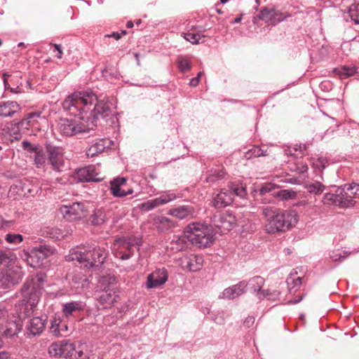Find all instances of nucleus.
<instances>
[{
	"label": "nucleus",
	"instance_id": "de8ad7c7",
	"mask_svg": "<svg viewBox=\"0 0 359 359\" xmlns=\"http://www.w3.org/2000/svg\"><path fill=\"white\" fill-rule=\"evenodd\" d=\"M279 294L278 292H277L276 290H273V292H271L270 290H262L260 292L257 294L259 298H268L269 299H274L275 297H278Z\"/></svg>",
	"mask_w": 359,
	"mask_h": 359
},
{
	"label": "nucleus",
	"instance_id": "4d7b16f0",
	"mask_svg": "<svg viewBox=\"0 0 359 359\" xmlns=\"http://www.w3.org/2000/svg\"><path fill=\"white\" fill-rule=\"evenodd\" d=\"M111 181L117 184L119 187H122L126 183L127 179L123 177H118L113 179Z\"/></svg>",
	"mask_w": 359,
	"mask_h": 359
},
{
	"label": "nucleus",
	"instance_id": "39448f33",
	"mask_svg": "<svg viewBox=\"0 0 359 359\" xmlns=\"http://www.w3.org/2000/svg\"><path fill=\"white\" fill-rule=\"evenodd\" d=\"M185 236L195 246L205 248L214 242L212 229L201 223H193L187 226Z\"/></svg>",
	"mask_w": 359,
	"mask_h": 359
},
{
	"label": "nucleus",
	"instance_id": "2f4dec72",
	"mask_svg": "<svg viewBox=\"0 0 359 359\" xmlns=\"http://www.w3.org/2000/svg\"><path fill=\"white\" fill-rule=\"evenodd\" d=\"M61 357L64 358H72L77 352L75 351V346L72 343H69L67 341H61Z\"/></svg>",
	"mask_w": 359,
	"mask_h": 359
},
{
	"label": "nucleus",
	"instance_id": "bf43d9fd",
	"mask_svg": "<svg viewBox=\"0 0 359 359\" xmlns=\"http://www.w3.org/2000/svg\"><path fill=\"white\" fill-rule=\"evenodd\" d=\"M199 81H200L199 76L194 77L191 79V81L189 82V85L192 87H196L198 85Z\"/></svg>",
	"mask_w": 359,
	"mask_h": 359
},
{
	"label": "nucleus",
	"instance_id": "412c9836",
	"mask_svg": "<svg viewBox=\"0 0 359 359\" xmlns=\"http://www.w3.org/2000/svg\"><path fill=\"white\" fill-rule=\"evenodd\" d=\"M85 304L82 302H71L63 304L62 313L65 317L69 318L72 316H75L83 311Z\"/></svg>",
	"mask_w": 359,
	"mask_h": 359
},
{
	"label": "nucleus",
	"instance_id": "e2e57ef3",
	"mask_svg": "<svg viewBox=\"0 0 359 359\" xmlns=\"http://www.w3.org/2000/svg\"><path fill=\"white\" fill-rule=\"evenodd\" d=\"M10 357V353L7 351L0 352V359H8Z\"/></svg>",
	"mask_w": 359,
	"mask_h": 359
},
{
	"label": "nucleus",
	"instance_id": "bb28decb",
	"mask_svg": "<svg viewBox=\"0 0 359 359\" xmlns=\"http://www.w3.org/2000/svg\"><path fill=\"white\" fill-rule=\"evenodd\" d=\"M116 278L114 276H102L98 280V288L102 291H115Z\"/></svg>",
	"mask_w": 359,
	"mask_h": 359
},
{
	"label": "nucleus",
	"instance_id": "cd10ccee",
	"mask_svg": "<svg viewBox=\"0 0 359 359\" xmlns=\"http://www.w3.org/2000/svg\"><path fill=\"white\" fill-rule=\"evenodd\" d=\"M343 194H341V187L338 189L337 194H334L331 193H327L324 195L323 203L325 204H339L341 207H346L343 205L344 199Z\"/></svg>",
	"mask_w": 359,
	"mask_h": 359
},
{
	"label": "nucleus",
	"instance_id": "0eeeda50",
	"mask_svg": "<svg viewBox=\"0 0 359 359\" xmlns=\"http://www.w3.org/2000/svg\"><path fill=\"white\" fill-rule=\"evenodd\" d=\"M115 244L121 249L115 253V256L126 260L132 257L135 248H138L142 245V239L136 236L125 237L116 239Z\"/></svg>",
	"mask_w": 359,
	"mask_h": 359
},
{
	"label": "nucleus",
	"instance_id": "2eb2a0df",
	"mask_svg": "<svg viewBox=\"0 0 359 359\" xmlns=\"http://www.w3.org/2000/svg\"><path fill=\"white\" fill-rule=\"evenodd\" d=\"M177 196L175 194L168 193L154 199L149 200L144 203H142L139 205V208L142 211H149L161 205L170 202L175 200Z\"/></svg>",
	"mask_w": 359,
	"mask_h": 359
},
{
	"label": "nucleus",
	"instance_id": "6e6d98bb",
	"mask_svg": "<svg viewBox=\"0 0 359 359\" xmlns=\"http://www.w3.org/2000/svg\"><path fill=\"white\" fill-rule=\"evenodd\" d=\"M50 45L53 46L54 47V51H57V54L56 57L58 59H61L62 57V55H63V52H62V49L61 46L58 45V44H53L52 43H50Z\"/></svg>",
	"mask_w": 359,
	"mask_h": 359
},
{
	"label": "nucleus",
	"instance_id": "7ed1b4c3",
	"mask_svg": "<svg viewBox=\"0 0 359 359\" xmlns=\"http://www.w3.org/2000/svg\"><path fill=\"white\" fill-rule=\"evenodd\" d=\"M262 211L265 217L264 229L269 233L285 231L297 222L293 211L269 206L263 207Z\"/></svg>",
	"mask_w": 359,
	"mask_h": 359
},
{
	"label": "nucleus",
	"instance_id": "ddd939ff",
	"mask_svg": "<svg viewBox=\"0 0 359 359\" xmlns=\"http://www.w3.org/2000/svg\"><path fill=\"white\" fill-rule=\"evenodd\" d=\"M290 16L289 14L283 13L273 8L267 7L262 8L258 15L259 19L272 25H276Z\"/></svg>",
	"mask_w": 359,
	"mask_h": 359
},
{
	"label": "nucleus",
	"instance_id": "c9c22d12",
	"mask_svg": "<svg viewBox=\"0 0 359 359\" xmlns=\"http://www.w3.org/2000/svg\"><path fill=\"white\" fill-rule=\"evenodd\" d=\"M334 72L341 79H344L354 75L355 68L354 67L343 66L340 68L335 69Z\"/></svg>",
	"mask_w": 359,
	"mask_h": 359
},
{
	"label": "nucleus",
	"instance_id": "4be33fe9",
	"mask_svg": "<svg viewBox=\"0 0 359 359\" xmlns=\"http://www.w3.org/2000/svg\"><path fill=\"white\" fill-rule=\"evenodd\" d=\"M20 110L17 102L9 101L0 103V118L11 117Z\"/></svg>",
	"mask_w": 359,
	"mask_h": 359
},
{
	"label": "nucleus",
	"instance_id": "7c9ffc66",
	"mask_svg": "<svg viewBox=\"0 0 359 359\" xmlns=\"http://www.w3.org/2000/svg\"><path fill=\"white\" fill-rule=\"evenodd\" d=\"M46 160L54 170L60 171V167L62 165V158H34V163L38 168L42 166L46 163Z\"/></svg>",
	"mask_w": 359,
	"mask_h": 359
},
{
	"label": "nucleus",
	"instance_id": "1a4fd4ad",
	"mask_svg": "<svg viewBox=\"0 0 359 359\" xmlns=\"http://www.w3.org/2000/svg\"><path fill=\"white\" fill-rule=\"evenodd\" d=\"M214 226L218 228L222 233L229 231L236 224V217L230 212L215 215L212 218Z\"/></svg>",
	"mask_w": 359,
	"mask_h": 359
},
{
	"label": "nucleus",
	"instance_id": "79ce46f5",
	"mask_svg": "<svg viewBox=\"0 0 359 359\" xmlns=\"http://www.w3.org/2000/svg\"><path fill=\"white\" fill-rule=\"evenodd\" d=\"M290 170L292 172H296L299 174L304 173L308 170V165L306 163H292L289 165Z\"/></svg>",
	"mask_w": 359,
	"mask_h": 359
},
{
	"label": "nucleus",
	"instance_id": "603ef678",
	"mask_svg": "<svg viewBox=\"0 0 359 359\" xmlns=\"http://www.w3.org/2000/svg\"><path fill=\"white\" fill-rule=\"evenodd\" d=\"M11 260L10 257L6 252L0 250V266H7Z\"/></svg>",
	"mask_w": 359,
	"mask_h": 359
},
{
	"label": "nucleus",
	"instance_id": "4468645a",
	"mask_svg": "<svg viewBox=\"0 0 359 359\" xmlns=\"http://www.w3.org/2000/svg\"><path fill=\"white\" fill-rule=\"evenodd\" d=\"M341 194L344 196L343 205L346 207L355 205V198L359 199V184H344L341 187Z\"/></svg>",
	"mask_w": 359,
	"mask_h": 359
},
{
	"label": "nucleus",
	"instance_id": "f257e3e1",
	"mask_svg": "<svg viewBox=\"0 0 359 359\" xmlns=\"http://www.w3.org/2000/svg\"><path fill=\"white\" fill-rule=\"evenodd\" d=\"M62 107L74 118H60L57 123L59 132L66 136L88 132L97 125L100 117L111 114L107 102L98 101L97 96L89 92L74 93L63 102Z\"/></svg>",
	"mask_w": 359,
	"mask_h": 359
},
{
	"label": "nucleus",
	"instance_id": "5701e85b",
	"mask_svg": "<svg viewBox=\"0 0 359 359\" xmlns=\"http://www.w3.org/2000/svg\"><path fill=\"white\" fill-rule=\"evenodd\" d=\"M168 214L179 219H183L193 217L194 208L190 205H180L177 208L170 209Z\"/></svg>",
	"mask_w": 359,
	"mask_h": 359
},
{
	"label": "nucleus",
	"instance_id": "13d9d810",
	"mask_svg": "<svg viewBox=\"0 0 359 359\" xmlns=\"http://www.w3.org/2000/svg\"><path fill=\"white\" fill-rule=\"evenodd\" d=\"M255 323V318L252 316H248L245 320H244V325L247 327H251Z\"/></svg>",
	"mask_w": 359,
	"mask_h": 359
},
{
	"label": "nucleus",
	"instance_id": "69168bd1",
	"mask_svg": "<svg viewBox=\"0 0 359 359\" xmlns=\"http://www.w3.org/2000/svg\"><path fill=\"white\" fill-rule=\"evenodd\" d=\"M9 76H10V75L8 74L7 73H4L3 74V79H4V83L5 88H7L8 79Z\"/></svg>",
	"mask_w": 359,
	"mask_h": 359
},
{
	"label": "nucleus",
	"instance_id": "6ab92c4d",
	"mask_svg": "<svg viewBox=\"0 0 359 359\" xmlns=\"http://www.w3.org/2000/svg\"><path fill=\"white\" fill-rule=\"evenodd\" d=\"M247 283L240 281L238 284L226 288L219 295V299H233L245 292Z\"/></svg>",
	"mask_w": 359,
	"mask_h": 359
},
{
	"label": "nucleus",
	"instance_id": "0e129e2a",
	"mask_svg": "<svg viewBox=\"0 0 359 359\" xmlns=\"http://www.w3.org/2000/svg\"><path fill=\"white\" fill-rule=\"evenodd\" d=\"M106 36H107V37H113L116 40H118L119 39H121V34H119L118 32H113L111 35L108 34Z\"/></svg>",
	"mask_w": 359,
	"mask_h": 359
},
{
	"label": "nucleus",
	"instance_id": "e433bc0d",
	"mask_svg": "<svg viewBox=\"0 0 359 359\" xmlns=\"http://www.w3.org/2000/svg\"><path fill=\"white\" fill-rule=\"evenodd\" d=\"M304 187L311 194H320L325 190V187L319 182L306 183Z\"/></svg>",
	"mask_w": 359,
	"mask_h": 359
},
{
	"label": "nucleus",
	"instance_id": "dca6fc26",
	"mask_svg": "<svg viewBox=\"0 0 359 359\" xmlns=\"http://www.w3.org/2000/svg\"><path fill=\"white\" fill-rule=\"evenodd\" d=\"M46 323V316L32 318L27 325L28 336L35 337L40 335L44 331Z\"/></svg>",
	"mask_w": 359,
	"mask_h": 359
},
{
	"label": "nucleus",
	"instance_id": "a19ab883",
	"mask_svg": "<svg viewBox=\"0 0 359 359\" xmlns=\"http://www.w3.org/2000/svg\"><path fill=\"white\" fill-rule=\"evenodd\" d=\"M177 62L179 69L182 73L187 72L191 69V64L186 57H179Z\"/></svg>",
	"mask_w": 359,
	"mask_h": 359
},
{
	"label": "nucleus",
	"instance_id": "f03ea898",
	"mask_svg": "<svg viewBox=\"0 0 359 359\" xmlns=\"http://www.w3.org/2000/svg\"><path fill=\"white\" fill-rule=\"evenodd\" d=\"M45 282V276L42 273L31 276L23 284L21 288L22 299L18 304V316L22 318L29 317L34 312L41 294L43 285Z\"/></svg>",
	"mask_w": 359,
	"mask_h": 359
},
{
	"label": "nucleus",
	"instance_id": "49530a36",
	"mask_svg": "<svg viewBox=\"0 0 359 359\" xmlns=\"http://www.w3.org/2000/svg\"><path fill=\"white\" fill-rule=\"evenodd\" d=\"M5 239L9 243L18 244L23 241V236L18 233H8Z\"/></svg>",
	"mask_w": 359,
	"mask_h": 359
},
{
	"label": "nucleus",
	"instance_id": "393cba45",
	"mask_svg": "<svg viewBox=\"0 0 359 359\" xmlns=\"http://www.w3.org/2000/svg\"><path fill=\"white\" fill-rule=\"evenodd\" d=\"M110 143L111 141L109 140H100L99 142L90 147L89 149L86 151L87 156L94 157L103 152L107 153Z\"/></svg>",
	"mask_w": 359,
	"mask_h": 359
},
{
	"label": "nucleus",
	"instance_id": "aec40b11",
	"mask_svg": "<svg viewBox=\"0 0 359 359\" xmlns=\"http://www.w3.org/2000/svg\"><path fill=\"white\" fill-rule=\"evenodd\" d=\"M150 222L158 231L165 232L175 226V222L164 216L154 215Z\"/></svg>",
	"mask_w": 359,
	"mask_h": 359
},
{
	"label": "nucleus",
	"instance_id": "a211bd4d",
	"mask_svg": "<svg viewBox=\"0 0 359 359\" xmlns=\"http://www.w3.org/2000/svg\"><path fill=\"white\" fill-rule=\"evenodd\" d=\"M233 202V194L228 189H221L213 197L212 205L215 208L219 209L231 205Z\"/></svg>",
	"mask_w": 359,
	"mask_h": 359
},
{
	"label": "nucleus",
	"instance_id": "9d476101",
	"mask_svg": "<svg viewBox=\"0 0 359 359\" xmlns=\"http://www.w3.org/2000/svg\"><path fill=\"white\" fill-rule=\"evenodd\" d=\"M60 211L67 220L73 221L84 217L86 209L83 203H73L72 204L62 205Z\"/></svg>",
	"mask_w": 359,
	"mask_h": 359
},
{
	"label": "nucleus",
	"instance_id": "9b49d317",
	"mask_svg": "<svg viewBox=\"0 0 359 359\" xmlns=\"http://www.w3.org/2000/svg\"><path fill=\"white\" fill-rule=\"evenodd\" d=\"M78 179L81 182H100L103 180L98 168L94 165L79 168L76 171Z\"/></svg>",
	"mask_w": 359,
	"mask_h": 359
},
{
	"label": "nucleus",
	"instance_id": "338daca9",
	"mask_svg": "<svg viewBox=\"0 0 359 359\" xmlns=\"http://www.w3.org/2000/svg\"><path fill=\"white\" fill-rule=\"evenodd\" d=\"M302 297L301 298H299V299H291L288 302L289 304H297L299 303L301 300H302Z\"/></svg>",
	"mask_w": 359,
	"mask_h": 359
},
{
	"label": "nucleus",
	"instance_id": "3c124183",
	"mask_svg": "<svg viewBox=\"0 0 359 359\" xmlns=\"http://www.w3.org/2000/svg\"><path fill=\"white\" fill-rule=\"evenodd\" d=\"M133 193V189H129L128 191L122 190L121 189H116L111 194L114 197H124L127 195L132 194Z\"/></svg>",
	"mask_w": 359,
	"mask_h": 359
},
{
	"label": "nucleus",
	"instance_id": "864d4df0",
	"mask_svg": "<svg viewBox=\"0 0 359 359\" xmlns=\"http://www.w3.org/2000/svg\"><path fill=\"white\" fill-rule=\"evenodd\" d=\"M43 235L52 238H58L56 236V230L49 228H46L43 231Z\"/></svg>",
	"mask_w": 359,
	"mask_h": 359
},
{
	"label": "nucleus",
	"instance_id": "052dcab7",
	"mask_svg": "<svg viewBox=\"0 0 359 359\" xmlns=\"http://www.w3.org/2000/svg\"><path fill=\"white\" fill-rule=\"evenodd\" d=\"M323 158H316V161L314 163L316 167L320 166L322 169H324L325 168V165L324 164L323 161H322Z\"/></svg>",
	"mask_w": 359,
	"mask_h": 359
},
{
	"label": "nucleus",
	"instance_id": "ea45409f",
	"mask_svg": "<svg viewBox=\"0 0 359 359\" xmlns=\"http://www.w3.org/2000/svg\"><path fill=\"white\" fill-rule=\"evenodd\" d=\"M182 36L184 39H185L187 41L191 42L193 44H198L201 42V40L203 38H205V36L201 35L198 33H194V32H187V33H182ZM204 42V41H201V43Z\"/></svg>",
	"mask_w": 359,
	"mask_h": 359
},
{
	"label": "nucleus",
	"instance_id": "5fc2aeb1",
	"mask_svg": "<svg viewBox=\"0 0 359 359\" xmlns=\"http://www.w3.org/2000/svg\"><path fill=\"white\" fill-rule=\"evenodd\" d=\"M347 257V255H342L341 253L339 252H333L332 253V255H330V258L334 261V262H337V261H340L341 259H344V258H346Z\"/></svg>",
	"mask_w": 359,
	"mask_h": 359
},
{
	"label": "nucleus",
	"instance_id": "37998d69",
	"mask_svg": "<svg viewBox=\"0 0 359 359\" xmlns=\"http://www.w3.org/2000/svg\"><path fill=\"white\" fill-rule=\"evenodd\" d=\"M203 259L201 257L194 256L190 259L188 266L191 271H196L200 269L202 266Z\"/></svg>",
	"mask_w": 359,
	"mask_h": 359
},
{
	"label": "nucleus",
	"instance_id": "09e8293b",
	"mask_svg": "<svg viewBox=\"0 0 359 359\" xmlns=\"http://www.w3.org/2000/svg\"><path fill=\"white\" fill-rule=\"evenodd\" d=\"M277 186L276 184H271V183H267L265 184H263L261 188L259 189V194L261 195H264L267 193H270L272 191H273Z\"/></svg>",
	"mask_w": 359,
	"mask_h": 359
},
{
	"label": "nucleus",
	"instance_id": "473e14b6",
	"mask_svg": "<svg viewBox=\"0 0 359 359\" xmlns=\"http://www.w3.org/2000/svg\"><path fill=\"white\" fill-rule=\"evenodd\" d=\"M89 222L94 226H99L104 223L106 214L101 210H96L89 217Z\"/></svg>",
	"mask_w": 359,
	"mask_h": 359
},
{
	"label": "nucleus",
	"instance_id": "a878e982",
	"mask_svg": "<svg viewBox=\"0 0 359 359\" xmlns=\"http://www.w3.org/2000/svg\"><path fill=\"white\" fill-rule=\"evenodd\" d=\"M103 292L97 297V302L102 308H107L112 306L116 302L118 295L116 291H102Z\"/></svg>",
	"mask_w": 359,
	"mask_h": 359
},
{
	"label": "nucleus",
	"instance_id": "72a5a7b5",
	"mask_svg": "<svg viewBox=\"0 0 359 359\" xmlns=\"http://www.w3.org/2000/svg\"><path fill=\"white\" fill-rule=\"evenodd\" d=\"M246 283L252 290L257 292V295L262 290V288L264 284V279L261 276H257L250 278Z\"/></svg>",
	"mask_w": 359,
	"mask_h": 359
},
{
	"label": "nucleus",
	"instance_id": "f8f14e48",
	"mask_svg": "<svg viewBox=\"0 0 359 359\" xmlns=\"http://www.w3.org/2000/svg\"><path fill=\"white\" fill-rule=\"evenodd\" d=\"M22 320L16 316H13L1 326L0 333L2 337L11 338L15 337L22 329Z\"/></svg>",
	"mask_w": 359,
	"mask_h": 359
},
{
	"label": "nucleus",
	"instance_id": "b1692460",
	"mask_svg": "<svg viewBox=\"0 0 359 359\" xmlns=\"http://www.w3.org/2000/svg\"><path fill=\"white\" fill-rule=\"evenodd\" d=\"M50 332L55 337H65L68 332V326L62 323L60 318H54L51 321Z\"/></svg>",
	"mask_w": 359,
	"mask_h": 359
},
{
	"label": "nucleus",
	"instance_id": "a18cd8bd",
	"mask_svg": "<svg viewBox=\"0 0 359 359\" xmlns=\"http://www.w3.org/2000/svg\"><path fill=\"white\" fill-rule=\"evenodd\" d=\"M60 348H61L60 341L53 343L48 347V353H49L50 356L57 357V358L61 357Z\"/></svg>",
	"mask_w": 359,
	"mask_h": 359
},
{
	"label": "nucleus",
	"instance_id": "f3484780",
	"mask_svg": "<svg viewBox=\"0 0 359 359\" xmlns=\"http://www.w3.org/2000/svg\"><path fill=\"white\" fill-rule=\"evenodd\" d=\"M168 274L165 268L157 269L147 276V288H156L163 285L168 280Z\"/></svg>",
	"mask_w": 359,
	"mask_h": 359
},
{
	"label": "nucleus",
	"instance_id": "c756f323",
	"mask_svg": "<svg viewBox=\"0 0 359 359\" xmlns=\"http://www.w3.org/2000/svg\"><path fill=\"white\" fill-rule=\"evenodd\" d=\"M22 149L29 155H34L35 157H40L43 155V149L39 144H32L28 141L22 142Z\"/></svg>",
	"mask_w": 359,
	"mask_h": 359
},
{
	"label": "nucleus",
	"instance_id": "423d86ee",
	"mask_svg": "<svg viewBox=\"0 0 359 359\" xmlns=\"http://www.w3.org/2000/svg\"><path fill=\"white\" fill-rule=\"evenodd\" d=\"M55 252L54 247L49 245H41L33 248L29 252L25 253L28 264L34 268L43 264V261L53 255Z\"/></svg>",
	"mask_w": 359,
	"mask_h": 359
},
{
	"label": "nucleus",
	"instance_id": "c85d7f7f",
	"mask_svg": "<svg viewBox=\"0 0 359 359\" xmlns=\"http://www.w3.org/2000/svg\"><path fill=\"white\" fill-rule=\"evenodd\" d=\"M45 121V117L41 116V113L39 111L37 112H32L28 114L27 117L22 119L20 122L22 126H32L33 128H37L38 120Z\"/></svg>",
	"mask_w": 359,
	"mask_h": 359
},
{
	"label": "nucleus",
	"instance_id": "58836bf2",
	"mask_svg": "<svg viewBox=\"0 0 359 359\" xmlns=\"http://www.w3.org/2000/svg\"><path fill=\"white\" fill-rule=\"evenodd\" d=\"M228 187V191H231L232 192L233 196H237L241 198H244L247 194L246 189L243 186H240L239 184L234 183H230Z\"/></svg>",
	"mask_w": 359,
	"mask_h": 359
},
{
	"label": "nucleus",
	"instance_id": "6e6552de",
	"mask_svg": "<svg viewBox=\"0 0 359 359\" xmlns=\"http://www.w3.org/2000/svg\"><path fill=\"white\" fill-rule=\"evenodd\" d=\"M23 276L22 269L12 266L0 271V287L9 289L19 283Z\"/></svg>",
	"mask_w": 359,
	"mask_h": 359
},
{
	"label": "nucleus",
	"instance_id": "c03bdc74",
	"mask_svg": "<svg viewBox=\"0 0 359 359\" xmlns=\"http://www.w3.org/2000/svg\"><path fill=\"white\" fill-rule=\"evenodd\" d=\"M348 16L355 24L359 23V3L351 5L348 10Z\"/></svg>",
	"mask_w": 359,
	"mask_h": 359
},
{
	"label": "nucleus",
	"instance_id": "774afa93",
	"mask_svg": "<svg viewBox=\"0 0 359 359\" xmlns=\"http://www.w3.org/2000/svg\"><path fill=\"white\" fill-rule=\"evenodd\" d=\"M180 243H182V241L180 238L176 242V245H179L176 248L177 250H181L183 248V245H180Z\"/></svg>",
	"mask_w": 359,
	"mask_h": 359
},
{
	"label": "nucleus",
	"instance_id": "f704fd0d",
	"mask_svg": "<svg viewBox=\"0 0 359 359\" xmlns=\"http://www.w3.org/2000/svg\"><path fill=\"white\" fill-rule=\"evenodd\" d=\"M46 150L47 154L49 155L50 157H58L64 154L63 148L53 142L46 143Z\"/></svg>",
	"mask_w": 359,
	"mask_h": 359
},
{
	"label": "nucleus",
	"instance_id": "20e7f679",
	"mask_svg": "<svg viewBox=\"0 0 359 359\" xmlns=\"http://www.w3.org/2000/svg\"><path fill=\"white\" fill-rule=\"evenodd\" d=\"M108 256V251L100 246L86 248H77L70 250L67 261H77L81 266L97 270L101 268Z\"/></svg>",
	"mask_w": 359,
	"mask_h": 359
},
{
	"label": "nucleus",
	"instance_id": "8fccbe9b",
	"mask_svg": "<svg viewBox=\"0 0 359 359\" xmlns=\"http://www.w3.org/2000/svg\"><path fill=\"white\" fill-rule=\"evenodd\" d=\"M224 172L222 170H218V171H215V172L213 174L210 175L207 178V182H214L217 180L222 179L224 177Z\"/></svg>",
	"mask_w": 359,
	"mask_h": 359
},
{
	"label": "nucleus",
	"instance_id": "4c0bfd02",
	"mask_svg": "<svg viewBox=\"0 0 359 359\" xmlns=\"http://www.w3.org/2000/svg\"><path fill=\"white\" fill-rule=\"evenodd\" d=\"M297 192L289 189H282L273 194V196L280 198L282 200L293 199L297 197Z\"/></svg>",
	"mask_w": 359,
	"mask_h": 359
},
{
	"label": "nucleus",
	"instance_id": "680f3d73",
	"mask_svg": "<svg viewBox=\"0 0 359 359\" xmlns=\"http://www.w3.org/2000/svg\"><path fill=\"white\" fill-rule=\"evenodd\" d=\"M121 187H119L117 184H116L115 182H114L113 181H111L110 182V191H111V194H112L113 192H114V191L116 189H121Z\"/></svg>",
	"mask_w": 359,
	"mask_h": 359
}]
</instances>
